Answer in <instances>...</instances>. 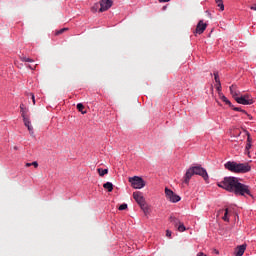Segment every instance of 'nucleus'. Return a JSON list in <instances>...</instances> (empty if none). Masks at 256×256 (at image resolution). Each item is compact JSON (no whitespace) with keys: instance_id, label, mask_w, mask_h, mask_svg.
Instances as JSON below:
<instances>
[{"instance_id":"obj_20","label":"nucleus","mask_w":256,"mask_h":256,"mask_svg":"<svg viewBox=\"0 0 256 256\" xmlns=\"http://www.w3.org/2000/svg\"><path fill=\"white\" fill-rule=\"evenodd\" d=\"M76 107H77L78 111H79L80 113H82V115H85V113H87L86 111H83V109H85V106H83L82 103L77 104Z\"/></svg>"},{"instance_id":"obj_32","label":"nucleus","mask_w":256,"mask_h":256,"mask_svg":"<svg viewBox=\"0 0 256 256\" xmlns=\"http://www.w3.org/2000/svg\"><path fill=\"white\" fill-rule=\"evenodd\" d=\"M166 237H171V231L170 230L166 231Z\"/></svg>"},{"instance_id":"obj_14","label":"nucleus","mask_w":256,"mask_h":256,"mask_svg":"<svg viewBox=\"0 0 256 256\" xmlns=\"http://www.w3.org/2000/svg\"><path fill=\"white\" fill-rule=\"evenodd\" d=\"M170 223L174 225V227H179V224L181 221L179 219L175 218L174 216H170Z\"/></svg>"},{"instance_id":"obj_31","label":"nucleus","mask_w":256,"mask_h":256,"mask_svg":"<svg viewBox=\"0 0 256 256\" xmlns=\"http://www.w3.org/2000/svg\"><path fill=\"white\" fill-rule=\"evenodd\" d=\"M31 95V99L33 101V104L35 105V95L34 94H30Z\"/></svg>"},{"instance_id":"obj_3","label":"nucleus","mask_w":256,"mask_h":256,"mask_svg":"<svg viewBox=\"0 0 256 256\" xmlns=\"http://www.w3.org/2000/svg\"><path fill=\"white\" fill-rule=\"evenodd\" d=\"M225 169L231 173H249L251 165L249 163H237L235 161H228L224 164Z\"/></svg>"},{"instance_id":"obj_36","label":"nucleus","mask_w":256,"mask_h":256,"mask_svg":"<svg viewBox=\"0 0 256 256\" xmlns=\"http://www.w3.org/2000/svg\"><path fill=\"white\" fill-rule=\"evenodd\" d=\"M246 116H248V117H249V114H247V113H246Z\"/></svg>"},{"instance_id":"obj_16","label":"nucleus","mask_w":256,"mask_h":256,"mask_svg":"<svg viewBox=\"0 0 256 256\" xmlns=\"http://www.w3.org/2000/svg\"><path fill=\"white\" fill-rule=\"evenodd\" d=\"M252 147V143L246 142V146H245V154L248 155V157H251V149Z\"/></svg>"},{"instance_id":"obj_33","label":"nucleus","mask_w":256,"mask_h":256,"mask_svg":"<svg viewBox=\"0 0 256 256\" xmlns=\"http://www.w3.org/2000/svg\"><path fill=\"white\" fill-rule=\"evenodd\" d=\"M160 3H169L171 0H158Z\"/></svg>"},{"instance_id":"obj_19","label":"nucleus","mask_w":256,"mask_h":256,"mask_svg":"<svg viewBox=\"0 0 256 256\" xmlns=\"http://www.w3.org/2000/svg\"><path fill=\"white\" fill-rule=\"evenodd\" d=\"M97 171H98L100 177H104V175H107V173H109V169L98 168Z\"/></svg>"},{"instance_id":"obj_6","label":"nucleus","mask_w":256,"mask_h":256,"mask_svg":"<svg viewBox=\"0 0 256 256\" xmlns=\"http://www.w3.org/2000/svg\"><path fill=\"white\" fill-rule=\"evenodd\" d=\"M235 101L238 102L240 105H253L255 101L253 97L249 94L240 95L239 97H235Z\"/></svg>"},{"instance_id":"obj_10","label":"nucleus","mask_w":256,"mask_h":256,"mask_svg":"<svg viewBox=\"0 0 256 256\" xmlns=\"http://www.w3.org/2000/svg\"><path fill=\"white\" fill-rule=\"evenodd\" d=\"M247 249V244H242L240 246H237L234 251L235 256H243L245 254V251Z\"/></svg>"},{"instance_id":"obj_2","label":"nucleus","mask_w":256,"mask_h":256,"mask_svg":"<svg viewBox=\"0 0 256 256\" xmlns=\"http://www.w3.org/2000/svg\"><path fill=\"white\" fill-rule=\"evenodd\" d=\"M193 175H200V177L204 178V181L209 179V174H207V170H205V168L201 166H193L186 171L183 183L189 185V181H191V177H193Z\"/></svg>"},{"instance_id":"obj_23","label":"nucleus","mask_w":256,"mask_h":256,"mask_svg":"<svg viewBox=\"0 0 256 256\" xmlns=\"http://www.w3.org/2000/svg\"><path fill=\"white\" fill-rule=\"evenodd\" d=\"M185 225L183 223H179V225L177 226V230L180 232V233H183V231H185Z\"/></svg>"},{"instance_id":"obj_4","label":"nucleus","mask_w":256,"mask_h":256,"mask_svg":"<svg viewBox=\"0 0 256 256\" xmlns=\"http://www.w3.org/2000/svg\"><path fill=\"white\" fill-rule=\"evenodd\" d=\"M133 198L145 214L149 213V205H147V202H145V197H143V193L139 191L134 192Z\"/></svg>"},{"instance_id":"obj_29","label":"nucleus","mask_w":256,"mask_h":256,"mask_svg":"<svg viewBox=\"0 0 256 256\" xmlns=\"http://www.w3.org/2000/svg\"><path fill=\"white\" fill-rule=\"evenodd\" d=\"M216 89L218 91V93H221V82H216Z\"/></svg>"},{"instance_id":"obj_1","label":"nucleus","mask_w":256,"mask_h":256,"mask_svg":"<svg viewBox=\"0 0 256 256\" xmlns=\"http://www.w3.org/2000/svg\"><path fill=\"white\" fill-rule=\"evenodd\" d=\"M218 187L229 191V193H235V195H241L242 197L249 195L251 197L249 187L239 182V178L237 177H225L223 181L218 183Z\"/></svg>"},{"instance_id":"obj_15","label":"nucleus","mask_w":256,"mask_h":256,"mask_svg":"<svg viewBox=\"0 0 256 256\" xmlns=\"http://www.w3.org/2000/svg\"><path fill=\"white\" fill-rule=\"evenodd\" d=\"M219 97L224 103H226V105H229V107H232L231 101H229V99H227V97H225L223 93H219Z\"/></svg>"},{"instance_id":"obj_12","label":"nucleus","mask_w":256,"mask_h":256,"mask_svg":"<svg viewBox=\"0 0 256 256\" xmlns=\"http://www.w3.org/2000/svg\"><path fill=\"white\" fill-rule=\"evenodd\" d=\"M24 125L27 127L30 135H33V126L31 125V120H29V116L26 118H23Z\"/></svg>"},{"instance_id":"obj_35","label":"nucleus","mask_w":256,"mask_h":256,"mask_svg":"<svg viewBox=\"0 0 256 256\" xmlns=\"http://www.w3.org/2000/svg\"><path fill=\"white\" fill-rule=\"evenodd\" d=\"M28 67H29V69H34V68H32V66H31V65H29Z\"/></svg>"},{"instance_id":"obj_13","label":"nucleus","mask_w":256,"mask_h":256,"mask_svg":"<svg viewBox=\"0 0 256 256\" xmlns=\"http://www.w3.org/2000/svg\"><path fill=\"white\" fill-rule=\"evenodd\" d=\"M20 113H21L22 119H25V118L29 117V116L27 115V113H29V109H27V108L25 107V104H21V105H20Z\"/></svg>"},{"instance_id":"obj_30","label":"nucleus","mask_w":256,"mask_h":256,"mask_svg":"<svg viewBox=\"0 0 256 256\" xmlns=\"http://www.w3.org/2000/svg\"><path fill=\"white\" fill-rule=\"evenodd\" d=\"M32 166L35 167V169H37V167H39V163H37V161L32 162Z\"/></svg>"},{"instance_id":"obj_11","label":"nucleus","mask_w":256,"mask_h":256,"mask_svg":"<svg viewBox=\"0 0 256 256\" xmlns=\"http://www.w3.org/2000/svg\"><path fill=\"white\" fill-rule=\"evenodd\" d=\"M230 93H231L233 99H235V97H239L241 95V91H239L237 89V85L230 86Z\"/></svg>"},{"instance_id":"obj_28","label":"nucleus","mask_w":256,"mask_h":256,"mask_svg":"<svg viewBox=\"0 0 256 256\" xmlns=\"http://www.w3.org/2000/svg\"><path fill=\"white\" fill-rule=\"evenodd\" d=\"M246 143H253V138H251V134H247V141Z\"/></svg>"},{"instance_id":"obj_22","label":"nucleus","mask_w":256,"mask_h":256,"mask_svg":"<svg viewBox=\"0 0 256 256\" xmlns=\"http://www.w3.org/2000/svg\"><path fill=\"white\" fill-rule=\"evenodd\" d=\"M227 215H229V209L228 208L225 209V214L222 217V219H223V221L229 222V217Z\"/></svg>"},{"instance_id":"obj_37","label":"nucleus","mask_w":256,"mask_h":256,"mask_svg":"<svg viewBox=\"0 0 256 256\" xmlns=\"http://www.w3.org/2000/svg\"><path fill=\"white\" fill-rule=\"evenodd\" d=\"M246 116H248V117H249V114H247V113H246Z\"/></svg>"},{"instance_id":"obj_26","label":"nucleus","mask_w":256,"mask_h":256,"mask_svg":"<svg viewBox=\"0 0 256 256\" xmlns=\"http://www.w3.org/2000/svg\"><path fill=\"white\" fill-rule=\"evenodd\" d=\"M214 79H215L216 83H221V80H219V73L218 72L214 73Z\"/></svg>"},{"instance_id":"obj_7","label":"nucleus","mask_w":256,"mask_h":256,"mask_svg":"<svg viewBox=\"0 0 256 256\" xmlns=\"http://www.w3.org/2000/svg\"><path fill=\"white\" fill-rule=\"evenodd\" d=\"M165 195L172 203H179V201H181V197L174 194V192L169 188H165Z\"/></svg>"},{"instance_id":"obj_8","label":"nucleus","mask_w":256,"mask_h":256,"mask_svg":"<svg viewBox=\"0 0 256 256\" xmlns=\"http://www.w3.org/2000/svg\"><path fill=\"white\" fill-rule=\"evenodd\" d=\"M111 7H113V0H102L100 1L99 12L103 13L105 11H108V9H111Z\"/></svg>"},{"instance_id":"obj_27","label":"nucleus","mask_w":256,"mask_h":256,"mask_svg":"<svg viewBox=\"0 0 256 256\" xmlns=\"http://www.w3.org/2000/svg\"><path fill=\"white\" fill-rule=\"evenodd\" d=\"M118 209L119 211H125V209H127V204L126 203L121 204Z\"/></svg>"},{"instance_id":"obj_17","label":"nucleus","mask_w":256,"mask_h":256,"mask_svg":"<svg viewBox=\"0 0 256 256\" xmlns=\"http://www.w3.org/2000/svg\"><path fill=\"white\" fill-rule=\"evenodd\" d=\"M103 187H104V189H107V191L109 193H111V191H113V183H111V182L104 183Z\"/></svg>"},{"instance_id":"obj_18","label":"nucleus","mask_w":256,"mask_h":256,"mask_svg":"<svg viewBox=\"0 0 256 256\" xmlns=\"http://www.w3.org/2000/svg\"><path fill=\"white\" fill-rule=\"evenodd\" d=\"M216 5L219 7L220 11H225V5L223 4V0H216Z\"/></svg>"},{"instance_id":"obj_25","label":"nucleus","mask_w":256,"mask_h":256,"mask_svg":"<svg viewBox=\"0 0 256 256\" xmlns=\"http://www.w3.org/2000/svg\"><path fill=\"white\" fill-rule=\"evenodd\" d=\"M67 30H68V28H62V29L56 31L55 35H63V33H65V31H67Z\"/></svg>"},{"instance_id":"obj_21","label":"nucleus","mask_w":256,"mask_h":256,"mask_svg":"<svg viewBox=\"0 0 256 256\" xmlns=\"http://www.w3.org/2000/svg\"><path fill=\"white\" fill-rule=\"evenodd\" d=\"M20 60L23 61L24 63H33V59L27 58L25 56H21Z\"/></svg>"},{"instance_id":"obj_9","label":"nucleus","mask_w":256,"mask_h":256,"mask_svg":"<svg viewBox=\"0 0 256 256\" xmlns=\"http://www.w3.org/2000/svg\"><path fill=\"white\" fill-rule=\"evenodd\" d=\"M205 29H207V24L203 22V20H200L196 26V29L194 33L201 35L204 33Z\"/></svg>"},{"instance_id":"obj_34","label":"nucleus","mask_w":256,"mask_h":256,"mask_svg":"<svg viewBox=\"0 0 256 256\" xmlns=\"http://www.w3.org/2000/svg\"><path fill=\"white\" fill-rule=\"evenodd\" d=\"M32 163H26V167H31Z\"/></svg>"},{"instance_id":"obj_24","label":"nucleus","mask_w":256,"mask_h":256,"mask_svg":"<svg viewBox=\"0 0 256 256\" xmlns=\"http://www.w3.org/2000/svg\"><path fill=\"white\" fill-rule=\"evenodd\" d=\"M230 107L233 109V111H240L241 113L247 114V112L245 110H242L240 107H235V106H233V104Z\"/></svg>"},{"instance_id":"obj_5","label":"nucleus","mask_w":256,"mask_h":256,"mask_svg":"<svg viewBox=\"0 0 256 256\" xmlns=\"http://www.w3.org/2000/svg\"><path fill=\"white\" fill-rule=\"evenodd\" d=\"M129 183H131L133 189H143V187H145V180L138 176L129 178Z\"/></svg>"}]
</instances>
